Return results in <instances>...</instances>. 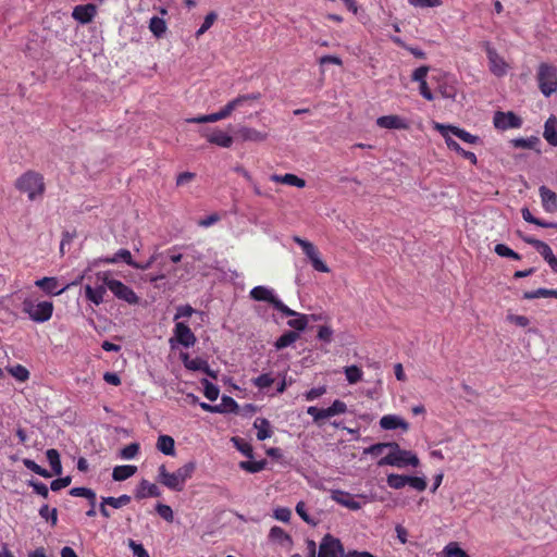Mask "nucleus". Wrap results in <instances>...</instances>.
I'll return each mask as SVG.
<instances>
[{
    "mask_svg": "<svg viewBox=\"0 0 557 557\" xmlns=\"http://www.w3.org/2000/svg\"><path fill=\"white\" fill-rule=\"evenodd\" d=\"M196 463L189 461L184 466L180 467L175 472H169L164 465H161L158 469V482L165 487L181 492L184 490L185 483L193 476L195 472Z\"/></svg>",
    "mask_w": 557,
    "mask_h": 557,
    "instance_id": "1",
    "label": "nucleus"
},
{
    "mask_svg": "<svg viewBox=\"0 0 557 557\" xmlns=\"http://www.w3.org/2000/svg\"><path fill=\"white\" fill-rule=\"evenodd\" d=\"M15 188L26 194L30 201H34L45 194L44 176L38 172L27 171L15 181Z\"/></svg>",
    "mask_w": 557,
    "mask_h": 557,
    "instance_id": "2",
    "label": "nucleus"
},
{
    "mask_svg": "<svg viewBox=\"0 0 557 557\" xmlns=\"http://www.w3.org/2000/svg\"><path fill=\"white\" fill-rule=\"evenodd\" d=\"M249 296L256 301H265L272 305L274 309L285 315L295 314V310L288 308L281 299H278L274 289L271 287L263 285L256 286L250 290Z\"/></svg>",
    "mask_w": 557,
    "mask_h": 557,
    "instance_id": "3",
    "label": "nucleus"
},
{
    "mask_svg": "<svg viewBox=\"0 0 557 557\" xmlns=\"http://www.w3.org/2000/svg\"><path fill=\"white\" fill-rule=\"evenodd\" d=\"M22 310L34 322L44 323L51 319L53 304L51 301L34 302L32 299L26 298L22 302Z\"/></svg>",
    "mask_w": 557,
    "mask_h": 557,
    "instance_id": "4",
    "label": "nucleus"
},
{
    "mask_svg": "<svg viewBox=\"0 0 557 557\" xmlns=\"http://www.w3.org/2000/svg\"><path fill=\"white\" fill-rule=\"evenodd\" d=\"M536 79L541 92L549 97L557 90V69L548 63H541L537 69Z\"/></svg>",
    "mask_w": 557,
    "mask_h": 557,
    "instance_id": "5",
    "label": "nucleus"
},
{
    "mask_svg": "<svg viewBox=\"0 0 557 557\" xmlns=\"http://www.w3.org/2000/svg\"><path fill=\"white\" fill-rule=\"evenodd\" d=\"M377 466H392L396 468H405L407 466H411L416 468L419 466V459L412 451L400 448L399 450L395 453H388L386 456L381 458L377 461Z\"/></svg>",
    "mask_w": 557,
    "mask_h": 557,
    "instance_id": "6",
    "label": "nucleus"
},
{
    "mask_svg": "<svg viewBox=\"0 0 557 557\" xmlns=\"http://www.w3.org/2000/svg\"><path fill=\"white\" fill-rule=\"evenodd\" d=\"M102 281L106 287L111 290L116 298L124 300L129 305H135L138 302V296L123 282L115 278H110L107 274H103Z\"/></svg>",
    "mask_w": 557,
    "mask_h": 557,
    "instance_id": "7",
    "label": "nucleus"
},
{
    "mask_svg": "<svg viewBox=\"0 0 557 557\" xmlns=\"http://www.w3.org/2000/svg\"><path fill=\"white\" fill-rule=\"evenodd\" d=\"M344 546L342 542L331 534H326L320 542L318 557H343Z\"/></svg>",
    "mask_w": 557,
    "mask_h": 557,
    "instance_id": "8",
    "label": "nucleus"
},
{
    "mask_svg": "<svg viewBox=\"0 0 557 557\" xmlns=\"http://www.w3.org/2000/svg\"><path fill=\"white\" fill-rule=\"evenodd\" d=\"M493 124L495 128L500 131L520 128L522 126V119L511 111H497L494 114Z\"/></svg>",
    "mask_w": 557,
    "mask_h": 557,
    "instance_id": "9",
    "label": "nucleus"
},
{
    "mask_svg": "<svg viewBox=\"0 0 557 557\" xmlns=\"http://www.w3.org/2000/svg\"><path fill=\"white\" fill-rule=\"evenodd\" d=\"M434 128L441 133V135L447 139V137H450V133L455 136H457L459 139H461L465 143L468 144H476L480 141V138L475 135L470 134L469 132L453 126V125H444L441 123H435Z\"/></svg>",
    "mask_w": 557,
    "mask_h": 557,
    "instance_id": "10",
    "label": "nucleus"
},
{
    "mask_svg": "<svg viewBox=\"0 0 557 557\" xmlns=\"http://www.w3.org/2000/svg\"><path fill=\"white\" fill-rule=\"evenodd\" d=\"M173 333L174 337L170 339L172 346L174 339L185 348L194 346L197 341L190 327L184 322H176Z\"/></svg>",
    "mask_w": 557,
    "mask_h": 557,
    "instance_id": "11",
    "label": "nucleus"
},
{
    "mask_svg": "<svg viewBox=\"0 0 557 557\" xmlns=\"http://www.w3.org/2000/svg\"><path fill=\"white\" fill-rule=\"evenodd\" d=\"M200 135L205 137L210 144L222 148H230L234 141L231 135L218 128H203L200 131Z\"/></svg>",
    "mask_w": 557,
    "mask_h": 557,
    "instance_id": "12",
    "label": "nucleus"
},
{
    "mask_svg": "<svg viewBox=\"0 0 557 557\" xmlns=\"http://www.w3.org/2000/svg\"><path fill=\"white\" fill-rule=\"evenodd\" d=\"M490 71L496 76H504L507 72V64L504 59L490 46L486 48Z\"/></svg>",
    "mask_w": 557,
    "mask_h": 557,
    "instance_id": "13",
    "label": "nucleus"
},
{
    "mask_svg": "<svg viewBox=\"0 0 557 557\" xmlns=\"http://www.w3.org/2000/svg\"><path fill=\"white\" fill-rule=\"evenodd\" d=\"M331 498L335 503L346 507L350 510H359L361 508V503L356 499L354 495L348 492L334 490L331 492Z\"/></svg>",
    "mask_w": 557,
    "mask_h": 557,
    "instance_id": "14",
    "label": "nucleus"
},
{
    "mask_svg": "<svg viewBox=\"0 0 557 557\" xmlns=\"http://www.w3.org/2000/svg\"><path fill=\"white\" fill-rule=\"evenodd\" d=\"M35 284L50 295H61L71 286V284H65L61 287L57 277H42L37 280Z\"/></svg>",
    "mask_w": 557,
    "mask_h": 557,
    "instance_id": "15",
    "label": "nucleus"
},
{
    "mask_svg": "<svg viewBox=\"0 0 557 557\" xmlns=\"http://www.w3.org/2000/svg\"><path fill=\"white\" fill-rule=\"evenodd\" d=\"M97 13V8L95 4H81L76 5L73 9L72 16L74 20L78 21L82 24H87L92 21Z\"/></svg>",
    "mask_w": 557,
    "mask_h": 557,
    "instance_id": "16",
    "label": "nucleus"
},
{
    "mask_svg": "<svg viewBox=\"0 0 557 557\" xmlns=\"http://www.w3.org/2000/svg\"><path fill=\"white\" fill-rule=\"evenodd\" d=\"M376 125L388 129H407L408 123L398 115H384L376 120Z\"/></svg>",
    "mask_w": 557,
    "mask_h": 557,
    "instance_id": "17",
    "label": "nucleus"
},
{
    "mask_svg": "<svg viewBox=\"0 0 557 557\" xmlns=\"http://www.w3.org/2000/svg\"><path fill=\"white\" fill-rule=\"evenodd\" d=\"M540 197L542 200V206L546 212L554 213L557 211V194L546 186H541Z\"/></svg>",
    "mask_w": 557,
    "mask_h": 557,
    "instance_id": "18",
    "label": "nucleus"
},
{
    "mask_svg": "<svg viewBox=\"0 0 557 557\" xmlns=\"http://www.w3.org/2000/svg\"><path fill=\"white\" fill-rule=\"evenodd\" d=\"M237 135L243 141L261 143L268 138V134L258 129L243 126L237 129Z\"/></svg>",
    "mask_w": 557,
    "mask_h": 557,
    "instance_id": "19",
    "label": "nucleus"
},
{
    "mask_svg": "<svg viewBox=\"0 0 557 557\" xmlns=\"http://www.w3.org/2000/svg\"><path fill=\"white\" fill-rule=\"evenodd\" d=\"M380 426L383 430H395L400 428L405 431L409 428L408 423L404 419L395 414L383 416L380 420Z\"/></svg>",
    "mask_w": 557,
    "mask_h": 557,
    "instance_id": "20",
    "label": "nucleus"
},
{
    "mask_svg": "<svg viewBox=\"0 0 557 557\" xmlns=\"http://www.w3.org/2000/svg\"><path fill=\"white\" fill-rule=\"evenodd\" d=\"M544 138L547 140L549 145L553 147L557 146V117L552 115L549 116L544 125Z\"/></svg>",
    "mask_w": 557,
    "mask_h": 557,
    "instance_id": "21",
    "label": "nucleus"
},
{
    "mask_svg": "<svg viewBox=\"0 0 557 557\" xmlns=\"http://www.w3.org/2000/svg\"><path fill=\"white\" fill-rule=\"evenodd\" d=\"M160 490L159 487L147 481V480H143L140 483H139V486L136 491V498H145V497H159L160 496Z\"/></svg>",
    "mask_w": 557,
    "mask_h": 557,
    "instance_id": "22",
    "label": "nucleus"
},
{
    "mask_svg": "<svg viewBox=\"0 0 557 557\" xmlns=\"http://www.w3.org/2000/svg\"><path fill=\"white\" fill-rule=\"evenodd\" d=\"M119 261H123L134 269L137 267V262L133 260L131 251L127 249H120L114 253L113 257L103 259V262L106 263H116Z\"/></svg>",
    "mask_w": 557,
    "mask_h": 557,
    "instance_id": "23",
    "label": "nucleus"
},
{
    "mask_svg": "<svg viewBox=\"0 0 557 557\" xmlns=\"http://www.w3.org/2000/svg\"><path fill=\"white\" fill-rule=\"evenodd\" d=\"M106 285L91 287L90 285L85 286V296L86 298L96 306H99L103 302V296L106 294Z\"/></svg>",
    "mask_w": 557,
    "mask_h": 557,
    "instance_id": "24",
    "label": "nucleus"
},
{
    "mask_svg": "<svg viewBox=\"0 0 557 557\" xmlns=\"http://www.w3.org/2000/svg\"><path fill=\"white\" fill-rule=\"evenodd\" d=\"M136 471H137L136 466H132V465L116 466L113 469L112 479L114 481H124V480H127L128 478L133 476L136 473Z\"/></svg>",
    "mask_w": 557,
    "mask_h": 557,
    "instance_id": "25",
    "label": "nucleus"
},
{
    "mask_svg": "<svg viewBox=\"0 0 557 557\" xmlns=\"http://www.w3.org/2000/svg\"><path fill=\"white\" fill-rule=\"evenodd\" d=\"M182 359L186 369L191 371L209 372L208 362L201 358L189 359L187 354L182 355Z\"/></svg>",
    "mask_w": 557,
    "mask_h": 557,
    "instance_id": "26",
    "label": "nucleus"
},
{
    "mask_svg": "<svg viewBox=\"0 0 557 557\" xmlns=\"http://www.w3.org/2000/svg\"><path fill=\"white\" fill-rule=\"evenodd\" d=\"M253 426L257 429V438L264 441L272 435L270 422L264 418H257L253 422Z\"/></svg>",
    "mask_w": 557,
    "mask_h": 557,
    "instance_id": "27",
    "label": "nucleus"
},
{
    "mask_svg": "<svg viewBox=\"0 0 557 557\" xmlns=\"http://www.w3.org/2000/svg\"><path fill=\"white\" fill-rule=\"evenodd\" d=\"M157 448L168 456H173L175 454V442L173 437L169 435H160L157 442Z\"/></svg>",
    "mask_w": 557,
    "mask_h": 557,
    "instance_id": "28",
    "label": "nucleus"
},
{
    "mask_svg": "<svg viewBox=\"0 0 557 557\" xmlns=\"http://www.w3.org/2000/svg\"><path fill=\"white\" fill-rule=\"evenodd\" d=\"M510 144L515 148L535 149L539 153L541 152L540 149H537L540 138L536 136H531L529 138H515L510 140Z\"/></svg>",
    "mask_w": 557,
    "mask_h": 557,
    "instance_id": "29",
    "label": "nucleus"
},
{
    "mask_svg": "<svg viewBox=\"0 0 557 557\" xmlns=\"http://www.w3.org/2000/svg\"><path fill=\"white\" fill-rule=\"evenodd\" d=\"M445 141L449 149L461 154L465 159L469 160L472 164H476L478 159L473 152L462 149L460 147V145L456 140H454L451 137H447V139H445Z\"/></svg>",
    "mask_w": 557,
    "mask_h": 557,
    "instance_id": "30",
    "label": "nucleus"
},
{
    "mask_svg": "<svg viewBox=\"0 0 557 557\" xmlns=\"http://www.w3.org/2000/svg\"><path fill=\"white\" fill-rule=\"evenodd\" d=\"M149 29L157 38H161L166 32V23L162 17L152 16L149 21Z\"/></svg>",
    "mask_w": 557,
    "mask_h": 557,
    "instance_id": "31",
    "label": "nucleus"
},
{
    "mask_svg": "<svg viewBox=\"0 0 557 557\" xmlns=\"http://www.w3.org/2000/svg\"><path fill=\"white\" fill-rule=\"evenodd\" d=\"M269 539L281 544L292 545L293 541L289 534H287L281 527L274 525L271 528Z\"/></svg>",
    "mask_w": 557,
    "mask_h": 557,
    "instance_id": "32",
    "label": "nucleus"
},
{
    "mask_svg": "<svg viewBox=\"0 0 557 557\" xmlns=\"http://www.w3.org/2000/svg\"><path fill=\"white\" fill-rule=\"evenodd\" d=\"M47 459L50 463V467L55 475H60L62 473V465L60 461V454L57 449L50 448L46 451Z\"/></svg>",
    "mask_w": 557,
    "mask_h": 557,
    "instance_id": "33",
    "label": "nucleus"
},
{
    "mask_svg": "<svg viewBox=\"0 0 557 557\" xmlns=\"http://www.w3.org/2000/svg\"><path fill=\"white\" fill-rule=\"evenodd\" d=\"M294 242H295L296 244H298V245L301 247V249H302L304 253L308 257V259H309L310 261H311V260H313L314 258H317V257L319 256V251H318V249L313 246V244H312V243H310V242H308V240H306V239H302V238H300V237H298V236H295V237H294Z\"/></svg>",
    "mask_w": 557,
    "mask_h": 557,
    "instance_id": "34",
    "label": "nucleus"
},
{
    "mask_svg": "<svg viewBox=\"0 0 557 557\" xmlns=\"http://www.w3.org/2000/svg\"><path fill=\"white\" fill-rule=\"evenodd\" d=\"M444 557H469L457 542L448 543L442 550Z\"/></svg>",
    "mask_w": 557,
    "mask_h": 557,
    "instance_id": "35",
    "label": "nucleus"
},
{
    "mask_svg": "<svg viewBox=\"0 0 557 557\" xmlns=\"http://www.w3.org/2000/svg\"><path fill=\"white\" fill-rule=\"evenodd\" d=\"M299 338V334L294 331L285 332L281 335L275 342L276 349H283L292 344H294Z\"/></svg>",
    "mask_w": 557,
    "mask_h": 557,
    "instance_id": "36",
    "label": "nucleus"
},
{
    "mask_svg": "<svg viewBox=\"0 0 557 557\" xmlns=\"http://www.w3.org/2000/svg\"><path fill=\"white\" fill-rule=\"evenodd\" d=\"M8 372L20 382H25L29 379V371L22 364H15L7 368Z\"/></svg>",
    "mask_w": 557,
    "mask_h": 557,
    "instance_id": "37",
    "label": "nucleus"
},
{
    "mask_svg": "<svg viewBox=\"0 0 557 557\" xmlns=\"http://www.w3.org/2000/svg\"><path fill=\"white\" fill-rule=\"evenodd\" d=\"M70 495L75 497H85L90 502V505L96 504V493L87 487H73L70 490Z\"/></svg>",
    "mask_w": 557,
    "mask_h": 557,
    "instance_id": "38",
    "label": "nucleus"
},
{
    "mask_svg": "<svg viewBox=\"0 0 557 557\" xmlns=\"http://www.w3.org/2000/svg\"><path fill=\"white\" fill-rule=\"evenodd\" d=\"M386 482L391 488L399 490L407 485V475L392 473L387 475Z\"/></svg>",
    "mask_w": 557,
    "mask_h": 557,
    "instance_id": "39",
    "label": "nucleus"
},
{
    "mask_svg": "<svg viewBox=\"0 0 557 557\" xmlns=\"http://www.w3.org/2000/svg\"><path fill=\"white\" fill-rule=\"evenodd\" d=\"M220 120H224V119L222 117L221 112L218 111L215 113L187 119L186 122L201 124V123H214Z\"/></svg>",
    "mask_w": 557,
    "mask_h": 557,
    "instance_id": "40",
    "label": "nucleus"
},
{
    "mask_svg": "<svg viewBox=\"0 0 557 557\" xmlns=\"http://www.w3.org/2000/svg\"><path fill=\"white\" fill-rule=\"evenodd\" d=\"M267 460H259V461H242L239 463L240 469L249 472V473H257L262 471L265 468Z\"/></svg>",
    "mask_w": 557,
    "mask_h": 557,
    "instance_id": "41",
    "label": "nucleus"
},
{
    "mask_svg": "<svg viewBox=\"0 0 557 557\" xmlns=\"http://www.w3.org/2000/svg\"><path fill=\"white\" fill-rule=\"evenodd\" d=\"M201 384L203 385L205 396L211 401L216 400L220 394L219 387L211 383L210 381H208L207 379H203L201 381Z\"/></svg>",
    "mask_w": 557,
    "mask_h": 557,
    "instance_id": "42",
    "label": "nucleus"
},
{
    "mask_svg": "<svg viewBox=\"0 0 557 557\" xmlns=\"http://www.w3.org/2000/svg\"><path fill=\"white\" fill-rule=\"evenodd\" d=\"M293 317H295V319L289 320L287 325L295 329L296 331H304L308 325L307 315L295 311Z\"/></svg>",
    "mask_w": 557,
    "mask_h": 557,
    "instance_id": "43",
    "label": "nucleus"
},
{
    "mask_svg": "<svg viewBox=\"0 0 557 557\" xmlns=\"http://www.w3.org/2000/svg\"><path fill=\"white\" fill-rule=\"evenodd\" d=\"M307 413L313 418L315 423H319L321 420L331 418L329 408L319 409L314 406H310L307 408Z\"/></svg>",
    "mask_w": 557,
    "mask_h": 557,
    "instance_id": "44",
    "label": "nucleus"
},
{
    "mask_svg": "<svg viewBox=\"0 0 557 557\" xmlns=\"http://www.w3.org/2000/svg\"><path fill=\"white\" fill-rule=\"evenodd\" d=\"M129 502H131V496H128L126 494L121 495L119 497H112V496L103 497V504H108L116 509L121 508L123 506H126L127 504H129Z\"/></svg>",
    "mask_w": 557,
    "mask_h": 557,
    "instance_id": "45",
    "label": "nucleus"
},
{
    "mask_svg": "<svg viewBox=\"0 0 557 557\" xmlns=\"http://www.w3.org/2000/svg\"><path fill=\"white\" fill-rule=\"evenodd\" d=\"M345 375L349 384H356L362 379V371L357 366H349L345 368Z\"/></svg>",
    "mask_w": 557,
    "mask_h": 557,
    "instance_id": "46",
    "label": "nucleus"
},
{
    "mask_svg": "<svg viewBox=\"0 0 557 557\" xmlns=\"http://www.w3.org/2000/svg\"><path fill=\"white\" fill-rule=\"evenodd\" d=\"M232 442L234 443L235 447L246 457L252 458L253 449L252 446L239 437H233Z\"/></svg>",
    "mask_w": 557,
    "mask_h": 557,
    "instance_id": "47",
    "label": "nucleus"
},
{
    "mask_svg": "<svg viewBox=\"0 0 557 557\" xmlns=\"http://www.w3.org/2000/svg\"><path fill=\"white\" fill-rule=\"evenodd\" d=\"M39 516L42 519L50 521L52 525H55L58 522L57 509L55 508L50 509L48 505L41 506V508L39 509Z\"/></svg>",
    "mask_w": 557,
    "mask_h": 557,
    "instance_id": "48",
    "label": "nucleus"
},
{
    "mask_svg": "<svg viewBox=\"0 0 557 557\" xmlns=\"http://www.w3.org/2000/svg\"><path fill=\"white\" fill-rule=\"evenodd\" d=\"M494 251L499 257L511 258V259H515V260H520L521 259L519 253H517L516 251H513L511 248H509L508 246H506L504 244H497L495 246V248H494Z\"/></svg>",
    "mask_w": 557,
    "mask_h": 557,
    "instance_id": "49",
    "label": "nucleus"
},
{
    "mask_svg": "<svg viewBox=\"0 0 557 557\" xmlns=\"http://www.w3.org/2000/svg\"><path fill=\"white\" fill-rule=\"evenodd\" d=\"M23 463H24V466H25L28 470H30V471L35 472L36 474H38V475H40V476H42V478H50V476H51V473H50L48 470L44 469L42 467H40L39 465H37V463H36L34 460H32V459H27V458H25V459H23Z\"/></svg>",
    "mask_w": 557,
    "mask_h": 557,
    "instance_id": "50",
    "label": "nucleus"
},
{
    "mask_svg": "<svg viewBox=\"0 0 557 557\" xmlns=\"http://www.w3.org/2000/svg\"><path fill=\"white\" fill-rule=\"evenodd\" d=\"M407 485L416 491L422 492L426 488V481L424 478L407 475Z\"/></svg>",
    "mask_w": 557,
    "mask_h": 557,
    "instance_id": "51",
    "label": "nucleus"
},
{
    "mask_svg": "<svg viewBox=\"0 0 557 557\" xmlns=\"http://www.w3.org/2000/svg\"><path fill=\"white\" fill-rule=\"evenodd\" d=\"M408 3L414 8H436L442 5V0H408Z\"/></svg>",
    "mask_w": 557,
    "mask_h": 557,
    "instance_id": "52",
    "label": "nucleus"
},
{
    "mask_svg": "<svg viewBox=\"0 0 557 557\" xmlns=\"http://www.w3.org/2000/svg\"><path fill=\"white\" fill-rule=\"evenodd\" d=\"M273 517L282 522H289L292 517V511L287 507H277L273 511Z\"/></svg>",
    "mask_w": 557,
    "mask_h": 557,
    "instance_id": "53",
    "label": "nucleus"
},
{
    "mask_svg": "<svg viewBox=\"0 0 557 557\" xmlns=\"http://www.w3.org/2000/svg\"><path fill=\"white\" fill-rule=\"evenodd\" d=\"M283 184L295 186L298 188H304L306 186V181L298 177L295 174L287 173V174H284V183Z\"/></svg>",
    "mask_w": 557,
    "mask_h": 557,
    "instance_id": "54",
    "label": "nucleus"
},
{
    "mask_svg": "<svg viewBox=\"0 0 557 557\" xmlns=\"http://www.w3.org/2000/svg\"><path fill=\"white\" fill-rule=\"evenodd\" d=\"M138 451H139V445L137 443H132V444L125 446L121 450V457L123 459H133L136 457Z\"/></svg>",
    "mask_w": 557,
    "mask_h": 557,
    "instance_id": "55",
    "label": "nucleus"
},
{
    "mask_svg": "<svg viewBox=\"0 0 557 557\" xmlns=\"http://www.w3.org/2000/svg\"><path fill=\"white\" fill-rule=\"evenodd\" d=\"M274 382V379L270 374H261L258 377L253 379L255 386L259 388H268Z\"/></svg>",
    "mask_w": 557,
    "mask_h": 557,
    "instance_id": "56",
    "label": "nucleus"
},
{
    "mask_svg": "<svg viewBox=\"0 0 557 557\" xmlns=\"http://www.w3.org/2000/svg\"><path fill=\"white\" fill-rule=\"evenodd\" d=\"M535 249L539 251V253L544 258V260L547 263L555 257L552 248L544 242H541Z\"/></svg>",
    "mask_w": 557,
    "mask_h": 557,
    "instance_id": "57",
    "label": "nucleus"
},
{
    "mask_svg": "<svg viewBox=\"0 0 557 557\" xmlns=\"http://www.w3.org/2000/svg\"><path fill=\"white\" fill-rule=\"evenodd\" d=\"M128 547L132 549L136 557H150L149 553L144 548V546L134 540H128Z\"/></svg>",
    "mask_w": 557,
    "mask_h": 557,
    "instance_id": "58",
    "label": "nucleus"
},
{
    "mask_svg": "<svg viewBox=\"0 0 557 557\" xmlns=\"http://www.w3.org/2000/svg\"><path fill=\"white\" fill-rule=\"evenodd\" d=\"M215 18H216V14L215 13H213V12L209 13L205 17V21H203L202 25L200 26V28L196 32V36L199 37L202 34H205L212 26V24L215 21Z\"/></svg>",
    "mask_w": 557,
    "mask_h": 557,
    "instance_id": "59",
    "label": "nucleus"
},
{
    "mask_svg": "<svg viewBox=\"0 0 557 557\" xmlns=\"http://www.w3.org/2000/svg\"><path fill=\"white\" fill-rule=\"evenodd\" d=\"M296 512L305 522H307L311 525H315V521L313 519H311L310 516L308 515L307 509H306V504L304 502H299L296 505Z\"/></svg>",
    "mask_w": 557,
    "mask_h": 557,
    "instance_id": "60",
    "label": "nucleus"
},
{
    "mask_svg": "<svg viewBox=\"0 0 557 557\" xmlns=\"http://www.w3.org/2000/svg\"><path fill=\"white\" fill-rule=\"evenodd\" d=\"M157 512L166 521H173V510L170 506L164 504H158L156 507Z\"/></svg>",
    "mask_w": 557,
    "mask_h": 557,
    "instance_id": "61",
    "label": "nucleus"
},
{
    "mask_svg": "<svg viewBox=\"0 0 557 557\" xmlns=\"http://www.w3.org/2000/svg\"><path fill=\"white\" fill-rule=\"evenodd\" d=\"M195 312L194 308L189 305L180 306L176 309V313L174 315V321L178 322L177 320L181 318H189Z\"/></svg>",
    "mask_w": 557,
    "mask_h": 557,
    "instance_id": "62",
    "label": "nucleus"
},
{
    "mask_svg": "<svg viewBox=\"0 0 557 557\" xmlns=\"http://www.w3.org/2000/svg\"><path fill=\"white\" fill-rule=\"evenodd\" d=\"M331 417L345 413L347 411V406L342 400H335L330 407H329Z\"/></svg>",
    "mask_w": 557,
    "mask_h": 557,
    "instance_id": "63",
    "label": "nucleus"
},
{
    "mask_svg": "<svg viewBox=\"0 0 557 557\" xmlns=\"http://www.w3.org/2000/svg\"><path fill=\"white\" fill-rule=\"evenodd\" d=\"M221 406H222V409H224V412H234L238 408L237 403L230 396L222 397Z\"/></svg>",
    "mask_w": 557,
    "mask_h": 557,
    "instance_id": "64",
    "label": "nucleus"
}]
</instances>
